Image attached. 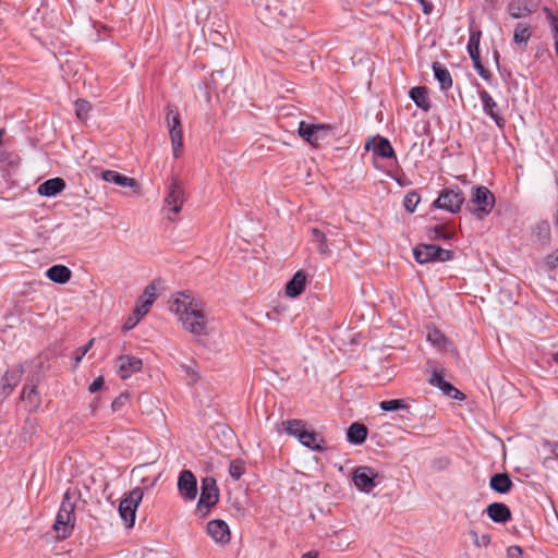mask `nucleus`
Listing matches in <instances>:
<instances>
[{
	"instance_id": "obj_1",
	"label": "nucleus",
	"mask_w": 558,
	"mask_h": 558,
	"mask_svg": "<svg viewBox=\"0 0 558 558\" xmlns=\"http://www.w3.org/2000/svg\"><path fill=\"white\" fill-rule=\"evenodd\" d=\"M168 310L173 314H204L206 304L194 292L185 290L170 296Z\"/></svg>"
},
{
	"instance_id": "obj_2",
	"label": "nucleus",
	"mask_w": 558,
	"mask_h": 558,
	"mask_svg": "<svg viewBox=\"0 0 558 558\" xmlns=\"http://www.w3.org/2000/svg\"><path fill=\"white\" fill-rule=\"evenodd\" d=\"M494 206L495 196L486 186L476 185L472 187L466 208L477 220L486 218Z\"/></svg>"
},
{
	"instance_id": "obj_3",
	"label": "nucleus",
	"mask_w": 558,
	"mask_h": 558,
	"mask_svg": "<svg viewBox=\"0 0 558 558\" xmlns=\"http://www.w3.org/2000/svg\"><path fill=\"white\" fill-rule=\"evenodd\" d=\"M72 495H74V493H71L70 490L64 493L63 500L53 524V530L56 531L58 537L62 539L70 536L75 523V506L71 501Z\"/></svg>"
},
{
	"instance_id": "obj_4",
	"label": "nucleus",
	"mask_w": 558,
	"mask_h": 558,
	"mask_svg": "<svg viewBox=\"0 0 558 558\" xmlns=\"http://www.w3.org/2000/svg\"><path fill=\"white\" fill-rule=\"evenodd\" d=\"M166 123L171 140L173 157L179 158L182 155L183 129L179 109L174 104H168L166 107Z\"/></svg>"
},
{
	"instance_id": "obj_5",
	"label": "nucleus",
	"mask_w": 558,
	"mask_h": 558,
	"mask_svg": "<svg viewBox=\"0 0 558 558\" xmlns=\"http://www.w3.org/2000/svg\"><path fill=\"white\" fill-rule=\"evenodd\" d=\"M464 201V194L459 186L444 187L434 201L433 207L457 214L461 210Z\"/></svg>"
},
{
	"instance_id": "obj_6",
	"label": "nucleus",
	"mask_w": 558,
	"mask_h": 558,
	"mask_svg": "<svg viewBox=\"0 0 558 558\" xmlns=\"http://www.w3.org/2000/svg\"><path fill=\"white\" fill-rule=\"evenodd\" d=\"M413 256L418 264L447 262L453 257V252L435 244H418L413 248Z\"/></svg>"
},
{
	"instance_id": "obj_7",
	"label": "nucleus",
	"mask_w": 558,
	"mask_h": 558,
	"mask_svg": "<svg viewBox=\"0 0 558 558\" xmlns=\"http://www.w3.org/2000/svg\"><path fill=\"white\" fill-rule=\"evenodd\" d=\"M185 203V190L180 178L171 175L165 196V206L173 214H179Z\"/></svg>"
},
{
	"instance_id": "obj_8",
	"label": "nucleus",
	"mask_w": 558,
	"mask_h": 558,
	"mask_svg": "<svg viewBox=\"0 0 558 558\" xmlns=\"http://www.w3.org/2000/svg\"><path fill=\"white\" fill-rule=\"evenodd\" d=\"M201 497L197 502V511L205 517L208 510L219 500V489L214 477L207 476L202 480Z\"/></svg>"
},
{
	"instance_id": "obj_9",
	"label": "nucleus",
	"mask_w": 558,
	"mask_h": 558,
	"mask_svg": "<svg viewBox=\"0 0 558 558\" xmlns=\"http://www.w3.org/2000/svg\"><path fill=\"white\" fill-rule=\"evenodd\" d=\"M163 283L165 281L161 278L153 279L138 298L132 314H148L163 288Z\"/></svg>"
},
{
	"instance_id": "obj_10",
	"label": "nucleus",
	"mask_w": 558,
	"mask_h": 558,
	"mask_svg": "<svg viewBox=\"0 0 558 558\" xmlns=\"http://www.w3.org/2000/svg\"><path fill=\"white\" fill-rule=\"evenodd\" d=\"M143 495L142 488L135 487L120 502L119 513L128 527L134 525L135 513L143 499Z\"/></svg>"
},
{
	"instance_id": "obj_11",
	"label": "nucleus",
	"mask_w": 558,
	"mask_h": 558,
	"mask_svg": "<svg viewBox=\"0 0 558 558\" xmlns=\"http://www.w3.org/2000/svg\"><path fill=\"white\" fill-rule=\"evenodd\" d=\"M331 126L325 123H307L305 121H301L299 123V135L310 143L313 146H318L319 142L329 135L331 132Z\"/></svg>"
},
{
	"instance_id": "obj_12",
	"label": "nucleus",
	"mask_w": 558,
	"mask_h": 558,
	"mask_svg": "<svg viewBox=\"0 0 558 558\" xmlns=\"http://www.w3.org/2000/svg\"><path fill=\"white\" fill-rule=\"evenodd\" d=\"M478 97L482 102L483 112L488 116L499 129L506 124V119L498 112V104L484 88L478 89Z\"/></svg>"
},
{
	"instance_id": "obj_13",
	"label": "nucleus",
	"mask_w": 558,
	"mask_h": 558,
	"mask_svg": "<svg viewBox=\"0 0 558 558\" xmlns=\"http://www.w3.org/2000/svg\"><path fill=\"white\" fill-rule=\"evenodd\" d=\"M378 473L368 466H360L353 473L354 485L364 493H369L377 485Z\"/></svg>"
},
{
	"instance_id": "obj_14",
	"label": "nucleus",
	"mask_w": 558,
	"mask_h": 558,
	"mask_svg": "<svg viewBox=\"0 0 558 558\" xmlns=\"http://www.w3.org/2000/svg\"><path fill=\"white\" fill-rule=\"evenodd\" d=\"M178 489L180 496L185 500H193L197 495V481L190 470H184L178 478Z\"/></svg>"
},
{
	"instance_id": "obj_15",
	"label": "nucleus",
	"mask_w": 558,
	"mask_h": 558,
	"mask_svg": "<svg viewBox=\"0 0 558 558\" xmlns=\"http://www.w3.org/2000/svg\"><path fill=\"white\" fill-rule=\"evenodd\" d=\"M365 149L371 150L374 156L384 159L397 158L391 143L386 137L377 136L368 140L367 143L365 144Z\"/></svg>"
},
{
	"instance_id": "obj_16",
	"label": "nucleus",
	"mask_w": 558,
	"mask_h": 558,
	"mask_svg": "<svg viewBox=\"0 0 558 558\" xmlns=\"http://www.w3.org/2000/svg\"><path fill=\"white\" fill-rule=\"evenodd\" d=\"M24 374L22 365H16L9 368L0 380V393L3 397H8L12 393L14 388L19 385Z\"/></svg>"
},
{
	"instance_id": "obj_17",
	"label": "nucleus",
	"mask_w": 558,
	"mask_h": 558,
	"mask_svg": "<svg viewBox=\"0 0 558 558\" xmlns=\"http://www.w3.org/2000/svg\"><path fill=\"white\" fill-rule=\"evenodd\" d=\"M116 366L119 376L122 379H126L142 369L143 362L141 359L132 355H122L117 359Z\"/></svg>"
},
{
	"instance_id": "obj_18",
	"label": "nucleus",
	"mask_w": 558,
	"mask_h": 558,
	"mask_svg": "<svg viewBox=\"0 0 558 558\" xmlns=\"http://www.w3.org/2000/svg\"><path fill=\"white\" fill-rule=\"evenodd\" d=\"M208 535L218 544H228L231 538L229 525L223 520H211L207 523Z\"/></svg>"
},
{
	"instance_id": "obj_19",
	"label": "nucleus",
	"mask_w": 558,
	"mask_h": 558,
	"mask_svg": "<svg viewBox=\"0 0 558 558\" xmlns=\"http://www.w3.org/2000/svg\"><path fill=\"white\" fill-rule=\"evenodd\" d=\"M179 320L183 328L195 336L208 332L206 316H179Z\"/></svg>"
},
{
	"instance_id": "obj_20",
	"label": "nucleus",
	"mask_w": 558,
	"mask_h": 558,
	"mask_svg": "<svg viewBox=\"0 0 558 558\" xmlns=\"http://www.w3.org/2000/svg\"><path fill=\"white\" fill-rule=\"evenodd\" d=\"M429 384L439 388L449 398L456 400H463L465 398L461 391H459L450 383L446 381L444 377L437 372H434V374L432 375Z\"/></svg>"
},
{
	"instance_id": "obj_21",
	"label": "nucleus",
	"mask_w": 558,
	"mask_h": 558,
	"mask_svg": "<svg viewBox=\"0 0 558 558\" xmlns=\"http://www.w3.org/2000/svg\"><path fill=\"white\" fill-rule=\"evenodd\" d=\"M65 181L62 178L57 177L43 182L38 186L37 192L41 196L53 197L60 194L65 189Z\"/></svg>"
},
{
	"instance_id": "obj_22",
	"label": "nucleus",
	"mask_w": 558,
	"mask_h": 558,
	"mask_svg": "<svg viewBox=\"0 0 558 558\" xmlns=\"http://www.w3.org/2000/svg\"><path fill=\"white\" fill-rule=\"evenodd\" d=\"M487 515L496 523H506L511 519L509 507L502 502H493L486 508Z\"/></svg>"
},
{
	"instance_id": "obj_23",
	"label": "nucleus",
	"mask_w": 558,
	"mask_h": 558,
	"mask_svg": "<svg viewBox=\"0 0 558 558\" xmlns=\"http://www.w3.org/2000/svg\"><path fill=\"white\" fill-rule=\"evenodd\" d=\"M432 69L434 77L439 84L440 90H449L452 87V77L449 70L438 61L433 63Z\"/></svg>"
},
{
	"instance_id": "obj_24",
	"label": "nucleus",
	"mask_w": 558,
	"mask_h": 558,
	"mask_svg": "<svg viewBox=\"0 0 558 558\" xmlns=\"http://www.w3.org/2000/svg\"><path fill=\"white\" fill-rule=\"evenodd\" d=\"M101 178L106 182L113 183L119 186L124 187H137V182L135 179L126 177L114 170H105L101 172Z\"/></svg>"
},
{
	"instance_id": "obj_25",
	"label": "nucleus",
	"mask_w": 558,
	"mask_h": 558,
	"mask_svg": "<svg viewBox=\"0 0 558 558\" xmlns=\"http://www.w3.org/2000/svg\"><path fill=\"white\" fill-rule=\"evenodd\" d=\"M305 284H306V275L304 271L299 270L288 281V283L286 286V294L290 298H296L304 291Z\"/></svg>"
},
{
	"instance_id": "obj_26",
	"label": "nucleus",
	"mask_w": 558,
	"mask_h": 558,
	"mask_svg": "<svg viewBox=\"0 0 558 558\" xmlns=\"http://www.w3.org/2000/svg\"><path fill=\"white\" fill-rule=\"evenodd\" d=\"M410 98L414 101V104L425 112H428L432 108L427 88L425 86H415L412 87L409 92Z\"/></svg>"
},
{
	"instance_id": "obj_27",
	"label": "nucleus",
	"mask_w": 558,
	"mask_h": 558,
	"mask_svg": "<svg viewBox=\"0 0 558 558\" xmlns=\"http://www.w3.org/2000/svg\"><path fill=\"white\" fill-rule=\"evenodd\" d=\"M72 271L64 265H53L47 269L46 276L49 280L64 284L71 279Z\"/></svg>"
},
{
	"instance_id": "obj_28",
	"label": "nucleus",
	"mask_w": 558,
	"mask_h": 558,
	"mask_svg": "<svg viewBox=\"0 0 558 558\" xmlns=\"http://www.w3.org/2000/svg\"><path fill=\"white\" fill-rule=\"evenodd\" d=\"M489 486L499 494H507L511 490L513 483L507 473H496L490 477Z\"/></svg>"
},
{
	"instance_id": "obj_29",
	"label": "nucleus",
	"mask_w": 558,
	"mask_h": 558,
	"mask_svg": "<svg viewBox=\"0 0 558 558\" xmlns=\"http://www.w3.org/2000/svg\"><path fill=\"white\" fill-rule=\"evenodd\" d=\"M21 399L28 403L31 411H36L40 407V396L34 385H24Z\"/></svg>"
},
{
	"instance_id": "obj_30",
	"label": "nucleus",
	"mask_w": 558,
	"mask_h": 558,
	"mask_svg": "<svg viewBox=\"0 0 558 558\" xmlns=\"http://www.w3.org/2000/svg\"><path fill=\"white\" fill-rule=\"evenodd\" d=\"M311 234L313 236V242L316 244L318 254L323 256H329L331 254V250L327 242V233L319 230L318 228H312Z\"/></svg>"
},
{
	"instance_id": "obj_31",
	"label": "nucleus",
	"mask_w": 558,
	"mask_h": 558,
	"mask_svg": "<svg viewBox=\"0 0 558 558\" xmlns=\"http://www.w3.org/2000/svg\"><path fill=\"white\" fill-rule=\"evenodd\" d=\"M367 428L360 423H353L347 433L348 440L352 444L360 445L365 441Z\"/></svg>"
},
{
	"instance_id": "obj_32",
	"label": "nucleus",
	"mask_w": 558,
	"mask_h": 558,
	"mask_svg": "<svg viewBox=\"0 0 558 558\" xmlns=\"http://www.w3.org/2000/svg\"><path fill=\"white\" fill-rule=\"evenodd\" d=\"M452 232L448 231L444 225H436L426 229V236L430 241H448L452 238Z\"/></svg>"
},
{
	"instance_id": "obj_33",
	"label": "nucleus",
	"mask_w": 558,
	"mask_h": 558,
	"mask_svg": "<svg viewBox=\"0 0 558 558\" xmlns=\"http://www.w3.org/2000/svg\"><path fill=\"white\" fill-rule=\"evenodd\" d=\"M532 32L527 24L519 23L513 33V41L518 45H527L531 38Z\"/></svg>"
},
{
	"instance_id": "obj_34",
	"label": "nucleus",
	"mask_w": 558,
	"mask_h": 558,
	"mask_svg": "<svg viewBox=\"0 0 558 558\" xmlns=\"http://www.w3.org/2000/svg\"><path fill=\"white\" fill-rule=\"evenodd\" d=\"M299 441L303 446H305V447H307L310 449H313V450H316V451H322L323 450V446L318 441V436L314 432H308L306 429V432L303 433V435H301V438L299 439Z\"/></svg>"
},
{
	"instance_id": "obj_35",
	"label": "nucleus",
	"mask_w": 558,
	"mask_h": 558,
	"mask_svg": "<svg viewBox=\"0 0 558 558\" xmlns=\"http://www.w3.org/2000/svg\"><path fill=\"white\" fill-rule=\"evenodd\" d=\"M507 9L512 19H520L532 13V10L523 5L520 1H511Z\"/></svg>"
},
{
	"instance_id": "obj_36",
	"label": "nucleus",
	"mask_w": 558,
	"mask_h": 558,
	"mask_svg": "<svg viewBox=\"0 0 558 558\" xmlns=\"http://www.w3.org/2000/svg\"><path fill=\"white\" fill-rule=\"evenodd\" d=\"M427 340L437 349L444 350L448 345V339L438 329H432L427 333Z\"/></svg>"
},
{
	"instance_id": "obj_37",
	"label": "nucleus",
	"mask_w": 558,
	"mask_h": 558,
	"mask_svg": "<svg viewBox=\"0 0 558 558\" xmlns=\"http://www.w3.org/2000/svg\"><path fill=\"white\" fill-rule=\"evenodd\" d=\"M286 424L287 434L298 439H300L301 435L306 432L305 424L300 420H289Z\"/></svg>"
},
{
	"instance_id": "obj_38",
	"label": "nucleus",
	"mask_w": 558,
	"mask_h": 558,
	"mask_svg": "<svg viewBox=\"0 0 558 558\" xmlns=\"http://www.w3.org/2000/svg\"><path fill=\"white\" fill-rule=\"evenodd\" d=\"M180 367L185 373L189 385H194L199 380V371L194 361H191L190 364H181Z\"/></svg>"
},
{
	"instance_id": "obj_39",
	"label": "nucleus",
	"mask_w": 558,
	"mask_h": 558,
	"mask_svg": "<svg viewBox=\"0 0 558 558\" xmlns=\"http://www.w3.org/2000/svg\"><path fill=\"white\" fill-rule=\"evenodd\" d=\"M90 110H92V105L87 100L77 99L75 101V114L78 120H81V121L87 120Z\"/></svg>"
},
{
	"instance_id": "obj_40",
	"label": "nucleus",
	"mask_w": 558,
	"mask_h": 558,
	"mask_svg": "<svg viewBox=\"0 0 558 558\" xmlns=\"http://www.w3.org/2000/svg\"><path fill=\"white\" fill-rule=\"evenodd\" d=\"M421 202V196L416 191L409 192L403 198V206L407 211L414 213Z\"/></svg>"
},
{
	"instance_id": "obj_41",
	"label": "nucleus",
	"mask_w": 558,
	"mask_h": 558,
	"mask_svg": "<svg viewBox=\"0 0 558 558\" xmlns=\"http://www.w3.org/2000/svg\"><path fill=\"white\" fill-rule=\"evenodd\" d=\"M482 32L481 31H471L469 36V41L466 45L468 53L480 52V40H481Z\"/></svg>"
},
{
	"instance_id": "obj_42",
	"label": "nucleus",
	"mask_w": 558,
	"mask_h": 558,
	"mask_svg": "<svg viewBox=\"0 0 558 558\" xmlns=\"http://www.w3.org/2000/svg\"><path fill=\"white\" fill-rule=\"evenodd\" d=\"M379 407L383 411H396L399 409H405L408 405L404 403L403 400L400 399H392V400H385L379 403Z\"/></svg>"
},
{
	"instance_id": "obj_43",
	"label": "nucleus",
	"mask_w": 558,
	"mask_h": 558,
	"mask_svg": "<svg viewBox=\"0 0 558 558\" xmlns=\"http://www.w3.org/2000/svg\"><path fill=\"white\" fill-rule=\"evenodd\" d=\"M243 473H244V463L241 460L231 461V463L229 465L230 476L233 480L239 481L241 478V476L243 475Z\"/></svg>"
},
{
	"instance_id": "obj_44",
	"label": "nucleus",
	"mask_w": 558,
	"mask_h": 558,
	"mask_svg": "<svg viewBox=\"0 0 558 558\" xmlns=\"http://www.w3.org/2000/svg\"><path fill=\"white\" fill-rule=\"evenodd\" d=\"M545 264L549 269L558 268V250L553 251L545 257Z\"/></svg>"
},
{
	"instance_id": "obj_45",
	"label": "nucleus",
	"mask_w": 558,
	"mask_h": 558,
	"mask_svg": "<svg viewBox=\"0 0 558 558\" xmlns=\"http://www.w3.org/2000/svg\"><path fill=\"white\" fill-rule=\"evenodd\" d=\"M94 341H95L94 339H90L86 345H84V347H82V348H78V349L76 350V355H75V365H77V364L82 361V359L84 357V355H85V354L88 352V350L93 347Z\"/></svg>"
},
{
	"instance_id": "obj_46",
	"label": "nucleus",
	"mask_w": 558,
	"mask_h": 558,
	"mask_svg": "<svg viewBox=\"0 0 558 558\" xmlns=\"http://www.w3.org/2000/svg\"><path fill=\"white\" fill-rule=\"evenodd\" d=\"M474 69L484 81L490 82L493 75L482 63L474 65Z\"/></svg>"
},
{
	"instance_id": "obj_47",
	"label": "nucleus",
	"mask_w": 558,
	"mask_h": 558,
	"mask_svg": "<svg viewBox=\"0 0 558 558\" xmlns=\"http://www.w3.org/2000/svg\"><path fill=\"white\" fill-rule=\"evenodd\" d=\"M129 400V393H121L111 404L113 411H118Z\"/></svg>"
},
{
	"instance_id": "obj_48",
	"label": "nucleus",
	"mask_w": 558,
	"mask_h": 558,
	"mask_svg": "<svg viewBox=\"0 0 558 558\" xmlns=\"http://www.w3.org/2000/svg\"><path fill=\"white\" fill-rule=\"evenodd\" d=\"M140 323L138 316H129L128 320L122 326L123 331H129L133 329Z\"/></svg>"
},
{
	"instance_id": "obj_49",
	"label": "nucleus",
	"mask_w": 558,
	"mask_h": 558,
	"mask_svg": "<svg viewBox=\"0 0 558 558\" xmlns=\"http://www.w3.org/2000/svg\"><path fill=\"white\" fill-rule=\"evenodd\" d=\"M104 377L102 376H99L97 378L94 379V381L89 385L88 387V390L94 393V392H97L98 390L101 389V387L104 386Z\"/></svg>"
},
{
	"instance_id": "obj_50",
	"label": "nucleus",
	"mask_w": 558,
	"mask_h": 558,
	"mask_svg": "<svg viewBox=\"0 0 558 558\" xmlns=\"http://www.w3.org/2000/svg\"><path fill=\"white\" fill-rule=\"evenodd\" d=\"M522 549L519 546H511L507 550V558H521Z\"/></svg>"
},
{
	"instance_id": "obj_51",
	"label": "nucleus",
	"mask_w": 558,
	"mask_h": 558,
	"mask_svg": "<svg viewBox=\"0 0 558 558\" xmlns=\"http://www.w3.org/2000/svg\"><path fill=\"white\" fill-rule=\"evenodd\" d=\"M422 5L424 14H429L433 11V5L426 0H416Z\"/></svg>"
},
{
	"instance_id": "obj_52",
	"label": "nucleus",
	"mask_w": 558,
	"mask_h": 558,
	"mask_svg": "<svg viewBox=\"0 0 558 558\" xmlns=\"http://www.w3.org/2000/svg\"><path fill=\"white\" fill-rule=\"evenodd\" d=\"M469 56H470V58H471V60L473 62V66L477 65L478 63H482L481 57H480V52H475V54L474 53H469Z\"/></svg>"
},
{
	"instance_id": "obj_53",
	"label": "nucleus",
	"mask_w": 558,
	"mask_h": 558,
	"mask_svg": "<svg viewBox=\"0 0 558 558\" xmlns=\"http://www.w3.org/2000/svg\"><path fill=\"white\" fill-rule=\"evenodd\" d=\"M318 554L316 551H308L302 556V558H317Z\"/></svg>"
},
{
	"instance_id": "obj_54",
	"label": "nucleus",
	"mask_w": 558,
	"mask_h": 558,
	"mask_svg": "<svg viewBox=\"0 0 558 558\" xmlns=\"http://www.w3.org/2000/svg\"><path fill=\"white\" fill-rule=\"evenodd\" d=\"M551 452H553V454L555 456V458H557V459H558V442H554V444L551 445Z\"/></svg>"
},
{
	"instance_id": "obj_55",
	"label": "nucleus",
	"mask_w": 558,
	"mask_h": 558,
	"mask_svg": "<svg viewBox=\"0 0 558 558\" xmlns=\"http://www.w3.org/2000/svg\"><path fill=\"white\" fill-rule=\"evenodd\" d=\"M4 133H5V131L3 129H0V145H2V138H3Z\"/></svg>"
},
{
	"instance_id": "obj_56",
	"label": "nucleus",
	"mask_w": 558,
	"mask_h": 558,
	"mask_svg": "<svg viewBox=\"0 0 558 558\" xmlns=\"http://www.w3.org/2000/svg\"><path fill=\"white\" fill-rule=\"evenodd\" d=\"M553 360H554L556 363H558V353H555V354L553 355Z\"/></svg>"
},
{
	"instance_id": "obj_57",
	"label": "nucleus",
	"mask_w": 558,
	"mask_h": 558,
	"mask_svg": "<svg viewBox=\"0 0 558 558\" xmlns=\"http://www.w3.org/2000/svg\"><path fill=\"white\" fill-rule=\"evenodd\" d=\"M498 58H499V53L497 51H495V59L497 62H498Z\"/></svg>"
}]
</instances>
